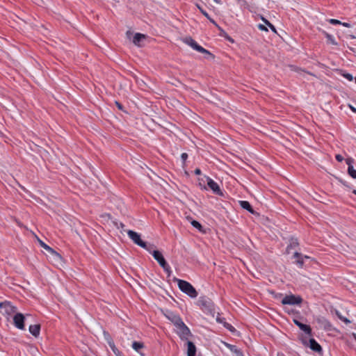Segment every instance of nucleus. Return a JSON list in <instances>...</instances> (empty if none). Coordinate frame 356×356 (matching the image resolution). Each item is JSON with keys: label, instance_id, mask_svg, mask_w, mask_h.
<instances>
[{"label": "nucleus", "instance_id": "obj_6", "mask_svg": "<svg viewBox=\"0 0 356 356\" xmlns=\"http://www.w3.org/2000/svg\"><path fill=\"white\" fill-rule=\"evenodd\" d=\"M176 332L181 340H188V337L191 336V332L188 326L183 322L181 321L178 325L175 326Z\"/></svg>", "mask_w": 356, "mask_h": 356}, {"label": "nucleus", "instance_id": "obj_46", "mask_svg": "<svg viewBox=\"0 0 356 356\" xmlns=\"http://www.w3.org/2000/svg\"><path fill=\"white\" fill-rule=\"evenodd\" d=\"M222 343H223V344H224V345H225L227 348H229H229H230V347H232V344H230V343H227V342H225V341H223Z\"/></svg>", "mask_w": 356, "mask_h": 356}, {"label": "nucleus", "instance_id": "obj_48", "mask_svg": "<svg viewBox=\"0 0 356 356\" xmlns=\"http://www.w3.org/2000/svg\"><path fill=\"white\" fill-rule=\"evenodd\" d=\"M215 2H216L217 3H220V0H213Z\"/></svg>", "mask_w": 356, "mask_h": 356}, {"label": "nucleus", "instance_id": "obj_41", "mask_svg": "<svg viewBox=\"0 0 356 356\" xmlns=\"http://www.w3.org/2000/svg\"><path fill=\"white\" fill-rule=\"evenodd\" d=\"M335 158L339 162H341L343 160V157L341 154H337Z\"/></svg>", "mask_w": 356, "mask_h": 356}, {"label": "nucleus", "instance_id": "obj_54", "mask_svg": "<svg viewBox=\"0 0 356 356\" xmlns=\"http://www.w3.org/2000/svg\"><path fill=\"white\" fill-rule=\"evenodd\" d=\"M120 356H122L121 355H120Z\"/></svg>", "mask_w": 356, "mask_h": 356}, {"label": "nucleus", "instance_id": "obj_5", "mask_svg": "<svg viewBox=\"0 0 356 356\" xmlns=\"http://www.w3.org/2000/svg\"><path fill=\"white\" fill-rule=\"evenodd\" d=\"M184 42L193 48L194 50H196L198 52L207 54L211 58H214L213 54H211L209 50L204 49L202 46H200L195 40H193L191 37L186 38L184 39Z\"/></svg>", "mask_w": 356, "mask_h": 356}, {"label": "nucleus", "instance_id": "obj_20", "mask_svg": "<svg viewBox=\"0 0 356 356\" xmlns=\"http://www.w3.org/2000/svg\"><path fill=\"white\" fill-rule=\"evenodd\" d=\"M40 327H41L40 324L31 325L29 330L33 336L38 337L40 334Z\"/></svg>", "mask_w": 356, "mask_h": 356}, {"label": "nucleus", "instance_id": "obj_47", "mask_svg": "<svg viewBox=\"0 0 356 356\" xmlns=\"http://www.w3.org/2000/svg\"><path fill=\"white\" fill-rule=\"evenodd\" d=\"M350 108L355 113H356V108L351 105H349Z\"/></svg>", "mask_w": 356, "mask_h": 356}, {"label": "nucleus", "instance_id": "obj_23", "mask_svg": "<svg viewBox=\"0 0 356 356\" xmlns=\"http://www.w3.org/2000/svg\"><path fill=\"white\" fill-rule=\"evenodd\" d=\"M197 8L198 9L200 10V13L204 15L205 16L211 23H213V24L216 25L217 26V24L216 23V22L214 21V19H213L210 15H209V13L204 10L203 9L202 7L197 6Z\"/></svg>", "mask_w": 356, "mask_h": 356}, {"label": "nucleus", "instance_id": "obj_15", "mask_svg": "<svg viewBox=\"0 0 356 356\" xmlns=\"http://www.w3.org/2000/svg\"><path fill=\"white\" fill-rule=\"evenodd\" d=\"M165 316L173 323L175 326L178 325L182 321L181 318L179 315L175 314L172 312H168V314H165Z\"/></svg>", "mask_w": 356, "mask_h": 356}, {"label": "nucleus", "instance_id": "obj_52", "mask_svg": "<svg viewBox=\"0 0 356 356\" xmlns=\"http://www.w3.org/2000/svg\"><path fill=\"white\" fill-rule=\"evenodd\" d=\"M354 339L356 340V334H353Z\"/></svg>", "mask_w": 356, "mask_h": 356}, {"label": "nucleus", "instance_id": "obj_44", "mask_svg": "<svg viewBox=\"0 0 356 356\" xmlns=\"http://www.w3.org/2000/svg\"><path fill=\"white\" fill-rule=\"evenodd\" d=\"M341 25H342L343 26L346 27V28H350L351 26L350 24L348 22H341Z\"/></svg>", "mask_w": 356, "mask_h": 356}, {"label": "nucleus", "instance_id": "obj_4", "mask_svg": "<svg viewBox=\"0 0 356 356\" xmlns=\"http://www.w3.org/2000/svg\"><path fill=\"white\" fill-rule=\"evenodd\" d=\"M127 234H128L129 237L133 241V242L135 244L145 249L149 252H151L152 249H154V245L152 244L147 245V243L146 242L143 241L141 239L140 235L138 233H137L133 230H128Z\"/></svg>", "mask_w": 356, "mask_h": 356}, {"label": "nucleus", "instance_id": "obj_3", "mask_svg": "<svg viewBox=\"0 0 356 356\" xmlns=\"http://www.w3.org/2000/svg\"><path fill=\"white\" fill-rule=\"evenodd\" d=\"M299 339L304 346L309 347L312 350L318 353L319 355L323 354V348L321 346L314 338L308 339L307 336L301 334L299 336Z\"/></svg>", "mask_w": 356, "mask_h": 356}, {"label": "nucleus", "instance_id": "obj_40", "mask_svg": "<svg viewBox=\"0 0 356 356\" xmlns=\"http://www.w3.org/2000/svg\"><path fill=\"white\" fill-rule=\"evenodd\" d=\"M182 161L184 163L188 159V154L186 153H182L181 155Z\"/></svg>", "mask_w": 356, "mask_h": 356}, {"label": "nucleus", "instance_id": "obj_10", "mask_svg": "<svg viewBox=\"0 0 356 356\" xmlns=\"http://www.w3.org/2000/svg\"><path fill=\"white\" fill-rule=\"evenodd\" d=\"M24 321L25 317L22 313H16L13 316V323L15 326L19 330L24 329Z\"/></svg>", "mask_w": 356, "mask_h": 356}, {"label": "nucleus", "instance_id": "obj_43", "mask_svg": "<svg viewBox=\"0 0 356 356\" xmlns=\"http://www.w3.org/2000/svg\"><path fill=\"white\" fill-rule=\"evenodd\" d=\"M235 355H236V356H244L243 353V351H242L241 349H239V350H238L235 353Z\"/></svg>", "mask_w": 356, "mask_h": 356}, {"label": "nucleus", "instance_id": "obj_9", "mask_svg": "<svg viewBox=\"0 0 356 356\" xmlns=\"http://www.w3.org/2000/svg\"><path fill=\"white\" fill-rule=\"evenodd\" d=\"M155 260L159 263V264L161 266V267H165L167 266V261L165 259L163 254L156 250L152 249V251L150 252Z\"/></svg>", "mask_w": 356, "mask_h": 356}, {"label": "nucleus", "instance_id": "obj_1", "mask_svg": "<svg viewBox=\"0 0 356 356\" xmlns=\"http://www.w3.org/2000/svg\"><path fill=\"white\" fill-rule=\"evenodd\" d=\"M174 281L177 282L179 289L190 298H195L198 296V293L194 286L187 281L175 277Z\"/></svg>", "mask_w": 356, "mask_h": 356}, {"label": "nucleus", "instance_id": "obj_14", "mask_svg": "<svg viewBox=\"0 0 356 356\" xmlns=\"http://www.w3.org/2000/svg\"><path fill=\"white\" fill-rule=\"evenodd\" d=\"M0 308L4 309L7 314L14 313L17 310V307L12 305L10 302L5 301L0 302Z\"/></svg>", "mask_w": 356, "mask_h": 356}, {"label": "nucleus", "instance_id": "obj_35", "mask_svg": "<svg viewBox=\"0 0 356 356\" xmlns=\"http://www.w3.org/2000/svg\"><path fill=\"white\" fill-rule=\"evenodd\" d=\"M329 22L332 25L341 24V21L335 19H330Z\"/></svg>", "mask_w": 356, "mask_h": 356}, {"label": "nucleus", "instance_id": "obj_13", "mask_svg": "<svg viewBox=\"0 0 356 356\" xmlns=\"http://www.w3.org/2000/svg\"><path fill=\"white\" fill-rule=\"evenodd\" d=\"M316 322L327 331L332 330V325L331 323L325 317L319 316L316 318Z\"/></svg>", "mask_w": 356, "mask_h": 356}, {"label": "nucleus", "instance_id": "obj_39", "mask_svg": "<svg viewBox=\"0 0 356 356\" xmlns=\"http://www.w3.org/2000/svg\"><path fill=\"white\" fill-rule=\"evenodd\" d=\"M229 350L235 354L239 349L236 346L232 345Z\"/></svg>", "mask_w": 356, "mask_h": 356}, {"label": "nucleus", "instance_id": "obj_29", "mask_svg": "<svg viewBox=\"0 0 356 356\" xmlns=\"http://www.w3.org/2000/svg\"><path fill=\"white\" fill-rule=\"evenodd\" d=\"M224 327L226 329H227L229 331H230L231 332H234L236 331V329L234 328V327L227 322H225Z\"/></svg>", "mask_w": 356, "mask_h": 356}, {"label": "nucleus", "instance_id": "obj_33", "mask_svg": "<svg viewBox=\"0 0 356 356\" xmlns=\"http://www.w3.org/2000/svg\"><path fill=\"white\" fill-rule=\"evenodd\" d=\"M216 321L218 323H222L223 325H224L225 322H226L225 318H222V317L220 316V314H218V316L216 317Z\"/></svg>", "mask_w": 356, "mask_h": 356}, {"label": "nucleus", "instance_id": "obj_50", "mask_svg": "<svg viewBox=\"0 0 356 356\" xmlns=\"http://www.w3.org/2000/svg\"><path fill=\"white\" fill-rule=\"evenodd\" d=\"M353 193L355 195H356V190H353Z\"/></svg>", "mask_w": 356, "mask_h": 356}, {"label": "nucleus", "instance_id": "obj_30", "mask_svg": "<svg viewBox=\"0 0 356 356\" xmlns=\"http://www.w3.org/2000/svg\"><path fill=\"white\" fill-rule=\"evenodd\" d=\"M110 346H111V349L113 350V353L117 356H120V355H122L121 353L118 350V349L115 346L113 343H112V344L110 343Z\"/></svg>", "mask_w": 356, "mask_h": 356}, {"label": "nucleus", "instance_id": "obj_32", "mask_svg": "<svg viewBox=\"0 0 356 356\" xmlns=\"http://www.w3.org/2000/svg\"><path fill=\"white\" fill-rule=\"evenodd\" d=\"M354 163V159L351 157L347 158L346 159V163L348 165V167L353 166V163Z\"/></svg>", "mask_w": 356, "mask_h": 356}, {"label": "nucleus", "instance_id": "obj_28", "mask_svg": "<svg viewBox=\"0 0 356 356\" xmlns=\"http://www.w3.org/2000/svg\"><path fill=\"white\" fill-rule=\"evenodd\" d=\"M204 179H205L204 177L202 178L198 179V181H199L198 185L202 190H207V186L204 184V182H205Z\"/></svg>", "mask_w": 356, "mask_h": 356}, {"label": "nucleus", "instance_id": "obj_22", "mask_svg": "<svg viewBox=\"0 0 356 356\" xmlns=\"http://www.w3.org/2000/svg\"><path fill=\"white\" fill-rule=\"evenodd\" d=\"M144 347V343L139 341H134L132 343V348L139 353L141 356H145V355L140 352V350Z\"/></svg>", "mask_w": 356, "mask_h": 356}, {"label": "nucleus", "instance_id": "obj_17", "mask_svg": "<svg viewBox=\"0 0 356 356\" xmlns=\"http://www.w3.org/2000/svg\"><path fill=\"white\" fill-rule=\"evenodd\" d=\"M299 245V243L297 238H291L289 241V243L286 247V252L287 254L291 253V250L296 249Z\"/></svg>", "mask_w": 356, "mask_h": 356}, {"label": "nucleus", "instance_id": "obj_25", "mask_svg": "<svg viewBox=\"0 0 356 356\" xmlns=\"http://www.w3.org/2000/svg\"><path fill=\"white\" fill-rule=\"evenodd\" d=\"M261 19L264 22V24H266L271 29V31L273 32H274V33L277 32L275 26L273 25L268 20H267L266 19H265L264 17H262Z\"/></svg>", "mask_w": 356, "mask_h": 356}, {"label": "nucleus", "instance_id": "obj_34", "mask_svg": "<svg viewBox=\"0 0 356 356\" xmlns=\"http://www.w3.org/2000/svg\"><path fill=\"white\" fill-rule=\"evenodd\" d=\"M162 268L164 270V271L167 273L168 276H170L172 271H171V268H170V266L168 265V264H167L166 266L162 267Z\"/></svg>", "mask_w": 356, "mask_h": 356}, {"label": "nucleus", "instance_id": "obj_21", "mask_svg": "<svg viewBox=\"0 0 356 356\" xmlns=\"http://www.w3.org/2000/svg\"><path fill=\"white\" fill-rule=\"evenodd\" d=\"M145 38V35L140 33H136L134 36L133 42L134 44H136L137 46H140V41Z\"/></svg>", "mask_w": 356, "mask_h": 356}, {"label": "nucleus", "instance_id": "obj_31", "mask_svg": "<svg viewBox=\"0 0 356 356\" xmlns=\"http://www.w3.org/2000/svg\"><path fill=\"white\" fill-rule=\"evenodd\" d=\"M342 75L349 81H353L354 79V76L350 73H343Z\"/></svg>", "mask_w": 356, "mask_h": 356}, {"label": "nucleus", "instance_id": "obj_11", "mask_svg": "<svg viewBox=\"0 0 356 356\" xmlns=\"http://www.w3.org/2000/svg\"><path fill=\"white\" fill-rule=\"evenodd\" d=\"M293 323L297 325L301 330H302L309 337L312 336V330L310 325L304 324L297 319H293Z\"/></svg>", "mask_w": 356, "mask_h": 356}, {"label": "nucleus", "instance_id": "obj_26", "mask_svg": "<svg viewBox=\"0 0 356 356\" xmlns=\"http://www.w3.org/2000/svg\"><path fill=\"white\" fill-rule=\"evenodd\" d=\"M348 174L353 179H356V170L354 169L353 166L348 167Z\"/></svg>", "mask_w": 356, "mask_h": 356}, {"label": "nucleus", "instance_id": "obj_53", "mask_svg": "<svg viewBox=\"0 0 356 356\" xmlns=\"http://www.w3.org/2000/svg\"><path fill=\"white\" fill-rule=\"evenodd\" d=\"M353 80H355V83H356V76H355V77H354V79H353Z\"/></svg>", "mask_w": 356, "mask_h": 356}, {"label": "nucleus", "instance_id": "obj_45", "mask_svg": "<svg viewBox=\"0 0 356 356\" xmlns=\"http://www.w3.org/2000/svg\"><path fill=\"white\" fill-rule=\"evenodd\" d=\"M195 174L197 175H201L202 172H201V170L200 168H196L194 171Z\"/></svg>", "mask_w": 356, "mask_h": 356}, {"label": "nucleus", "instance_id": "obj_27", "mask_svg": "<svg viewBox=\"0 0 356 356\" xmlns=\"http://www.w3.org/2000/svg\"><path fill=\"white\" fill-rule=\"evenodd\" d=\"M336 315L341 321L344 322L346 324L350 323V321L346 317L343 316L338 311H336Z\"/></svg>", "mask_w": 356, "mask_h": 356}, {"label": "nucleus", "instance_id": "obj_8", "mask_svg": "<svg viewBox=\"0 0 356 356\" xmlns=\"http://www.w3.org/2000/svg\"><path fill=\"white\" fill-rule=\"evenodd\" d=\"M204 178L207 182V188H209L216 195L223 196L222 190L216 181L208 176H204Z\"/></svg>", "mask_w": 356, "mask_h": 356}, {"label": "nucleus", "instance_id": "obj_42", "mask_svg": "<svg viewBox=\"0 0 356 356\" xmlns=\"http://www.w3.org/2000/svg\"><path fill=\"white\" fill-rule=\"evenodd\" d=\"M258 28H259L260 30H261V31H268L267 28H266L264 25H263V24H259V25L258 26Z\"/></svg>", "mask_w": 356, "mask_h": 356}, {"label": "nucleus", "instance_id": "obj_7", "mask_svg": "<svg viewBox=\"0 0 356 356\" xmlns=\"http://www.w3.org/2000/svg\"><path fill=\"white\" fill-rule=\"evenodd\" d=\"M302 302V298L300 296H295L293 294L286 296L282 300V305H300Z\"/></svg>", "mask_w": 356, "mask_h": 356}, {"label": "nucleus", "instance_id": "obj_16", "mask_svg": "<svg viewBox=\"0 0 356 356\" xmlns=\"http://www.w3.org/2000/svg\"><path fill=\"white\" fill-rule=\"evenodd\" d=\"M293 257L296 259L295 263L300 268H302L304 265V258L308 259L309 257L307 256H303L301 253L298 252L296 251L293 253Z\"/></svg>", "mask_w": 356, "mask_h": 356}, {"label": "nucleus", "instance_id": "obj_19", "mask_svg": "<svg viewBox=\"0 0 356 356\" xmlns=\"http://www.w3.org/2000/svg\"><path fill=\"white\" fill-rule=\"evenodd\" d=\"M196 347L193 342L187 340V356H195Z\"/></svg>", "mask_w": 356, "mask_h": 356}, {"label": "nucleus", "instance_id": "obj_18", "mask_svg": "<svg viewBox=\"0 0 356 356\" xmlns=\"http://www.w3.org/2000/svg\"><path fill=\"white\" fill-rule=\"evenodd\" d=\"M239 204L240 206L241 207V208H243V209H245L247 210L248 211H249L250 213H252V214H258L252 208V205L250 204V203L248 202V201H246V200H241L239 201Z\"/></svg>", "mask_w": 356, "mask_h": 356}, {"label": "nucleus", "instance_id": "obj_37", "mask_svg": "<svg viewBox=\"0 0 356 356\" xmlns=\"http://www.w3.org/2000/svg\"><path fill=\"white\" fill-rule=\"evenodd\" d=\"M113 223H114L115 226L118 229H120V228L123 229L124 227V225L122 222H113Z\"/></svg>", "mask_w": 356, "mask_h": 356}, {"label": "nucleus", "instance_id": "obj_2", "mask_svg": "<svg viewBox=\"0 0 356 356\" xmlns=\"http://www.w3.org/2000/svg\"><path fill=\"white\" fill-rule=\"evenodd\" d=\"M197 305L205 313L214 315L215 305L213 302L207 296H200L197 302Z\"/></svg>", "mask_w": 356, "mask_h": 356}, {"label": "nucleus", "instance_id": "obj_12", "mask_svg": "<svg viewBox=\"0 0 356 356\" xmlns=\"http://www.w3.org/2000/svg\"><path fill=\"white\" fill-rule=\"evenodd\" d=\"M39 243L41 247H42L44 250L48 251L54 257V259H60L61 256L60 254H58L56 251H55L53 248H51L50 246L47 245L45 243H44L40 239H38Z\"/></svg>", "mask_w": 356, "mask_h": 356}, {"label": "nucleus", "instance_id": "obj_49", "mask_svg": "<svg viewBox=\"0 0 356 356\" xmlns=\"http://www.w3.org/2000/svg\"><path fill=\"white\" fill-rule=\"evenodd\" d=\"M340 181H341V183H342L343 185L346 186V182H345V181H343L342 180H341Z\"/></svg>", "mask_w": 356, "mask_h": 356}, {"label": "nucleus", "instance_id": "obj_51", "mask_svg": "<svg viewBox=\"0 0 356 356\" xmlns=\"http://www.w3.org/2000/svg\"><path fill=\"white\" fill-rule=\"evenodd\" d=\"M200 95L202 97H204L205 99H207V97H204V95H201V94H200Z\"/></svg>", "mask_w": 356, "mask_h": 356}, {"label": "nucleus", "instance_id": "obj_24", "mask_svg": "<svg viewBox=\"0 0 356 356\" xmlns=\"http://www.w3.org/2000/svg\"><path fill=\"white\" fill-rule=\"evenodd\" d=\"M191 223L195 228L198 229L200 232H204L203 226L198 221L193 220Z\"/></svg>", "mask_w": 356, "mask_h": 356}, {"label": "nucleus", "instance_id": "obj_38", "mask_svg": "<svg viewBox=\"0 0 356 356\" xmlns=\"http://www.w3.org/2000/svg\"><path fill=\"white\" fill-rule=\"evenodd\" d=\"M116 106L118 107V108L120 111H124V106H122V104H120L119 102L118 101H115V102Z\"/></svg>", "mask_w": 356, "mask_h": 356}, {"label": "nucleus", "instance_id": "obj_36", "mask_svg": "<svg viewBox=\"0 0 356 356\" xmlns=\"http://www.w3.org/2000/svg\"><path fill=\"white\" fill-rule=\"evenodd\" d=\"M326 37L333 44H337L334 38L332 35L327 33Z\"/></svg>", "mask_w": 356, "mask_h": 356}]
</instances>
